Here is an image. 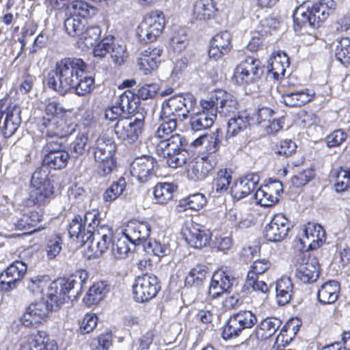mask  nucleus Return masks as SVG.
I'll return each mask as SVG.
<instances>
[{
  "label": "nucleus",
  "instance_id": "f257e3e1",
  "mask_svg": "<svg viewBox=\"0 0 350 350\" xmlns=\"http://www.w3.org/2000/svg\"><path fill=\"white\" fill-rule=\"evenodd\" d=\"M86 64L80 58H64L57 62L55 70L48 74L49 88L61 95L71 92L78 78L84 75Z\"/></svg>",
  "mask_w": 350,
  "mask_h": 350
},
{
  "label": "nucleus",
  "instance_id": "f03ea898",
  "mask_svg": "<svg viewBox=\"0 0 350 350\" xmlns=\"http://www.w3.org/2000/svg\"><path fill=\"white\" fill-rule=\"evenodd\" d=\"M336 8L334 0H321L312 5H301L294 14V21L299 26L309 25L317 28Z\"/></svg>",
  "mask_w": 350,
  "mask_h": 350
},
{
  "label": "nucleus",
  "instance_id": "7ed1b4c3",
  "mask_svg": "<svg viewBox=\"0 0 350 350\" xmlns=\"http://www.w3.org/2000/svg\"><path fill=\"white\" fill-rule=\"evenodd\" d=\"M187 142L179 134L171 135L169 138L161 139L157 145L158 154L167 159V165L176 168L186 163L188 152L186 150Z\"/></svg>",
  "mask_w": 350,
  "mask_h": 350
},
{
  "label": "nucleus",
  "instance_id": "20e7f679",
  "mask_svg": "<svg viewBox=\"0 0 350 350\" xmlns=\"http://www.w3.org/2000/svg\"><path fill=\"white\" fill-rule=\"evenodd\" d=\"M49 171L43 167L37 168L31 179V190L26 201L27 206H44L52 199L54 189L49 178Z\"/></svg>",
  "mask_w": 350,
  "mask_h": 350
},
{
  "label": "nucleus",
  "instance_id": "39448f33",
  "mask_svg": "<svg viewBox=\"0 0 350 350\" xmlns=\"http://www.w3.org/2000/svg\"><path fill=\"white\" fill-rule=\"evenodd\" d=\"M196 105V100L193 95L176 94L163 103L161 111L177 122H183L193 111Z\"/></svg>",
  "mask_w": 350,
  "mask_h": 350
},
{
  "label": "nucleus",
  "instance_id": "423d86ee",
  "mask_svg": "<svg viewBox=\"0 0 350 350\" xmlns=\"http://www.w3.org/2000/svg\"><path fill=\"white\" fill-rule=\"evenodd\" d=\"M257 323V317L250 310H241L232 314L222 332L225 340L239 336L243 330L252 328Z\"/></svg>",
  "mask_w": 350,
  "mask_h": 350
},
{
  "label": "nucleus",
  "instance_id": "0eeeda50",
  "mask_svg": "<svg viewBox=\"0 0 350 350\" xmlns=\"http://www.w3.org/2000/svg\"><path fill=\"white\" fill-rule=\"evenodd\" d=\"M164 26L165 18L163 12L152 11L139 25L137 35L142 42H153L161 33Z\"/></svg>",
  "mask_w": 350,
  "mask_h": 350
},
{
  "label": "nucleus",
  "instance_id": "6e6552de",
  "mask_svg": "<svg viewBox=\"0 0 350 350\" xmlns=\"http://www.w3.org/2000/svg\"><path fill=\"white\" fill-rule=\"evenodd\" d=\"M161 289L157 277L153 274H143L138 276L133 284L134 299L144 303L154 298Z\"/></svg>",
  "mask_w": 350,
  "mask_h": 350
},
{
  "label": "nucleus",
  "instance_id": "1a4fd4ad",
  "mask_svg": "<svg viewBox=\"0 0 350 350\" xmlns=\"http://www.w3.org/2000/svg\"><path fill=\"white\" fill-rule=\"evenodd\" d=\"M144 128L142 119L124 117L118 119L114 126L118 138L129 144L135 142L141 135Z\"/></svg>",
  "mask_w": 350,
  "mask_h": 350
},
{
  "label": "nucleus",
  "instance_id": "9d476101",
  "mask_svg": "<svg viewBox=\"0 0 350 350\" xmlns=\"http://www.w3.org/2000/svg\"><path fill=\"white\" fill-rule=\"evenodd\" d=\"M262 72L260 62L253 57H247L235 68L234 78L239 84H250L259 79Z\"/></svg>",
  "mask_w": 350,
  "mask_h": 350
},
{
  "label": "nucleus",
  "instance_id": "9b49d317",
  "mask_svg": "<svg viewBox=\"0 0 350 350\" xmlns=\"http://www.w3.org/2000/svg\"><path fill=\"white\" fill-rule=\"evenodd\" d=\"M320 265L317 257L300 254L295 264V276L302 282L312 283L319 276Z\"/></svg>",
  "mask_w": 350,
  "mask_h": 350
},
{
  "label": "nucleus",
  "instance_id": "f8f14e48",
  "mask_svg": "<svg viewBox=\"0 0 350 350\" xmlns=\"http://www.w3.org/2000/svg\"><path fill=\"white\" fill-rule=\"evenodd\" d=\"M157 160L149 155L137 157L130 165L131 175L141 183H146L156 176Z\"/></svg>",
  "mask_w": 350,
  "mask_h": 350
},
{
  "label": "nucleus",
  "instance_id": "ddd939ff",
  "mask_svg": "<svg viewBox=\"0 0 350 350\" xmlns=\"http://www.w3.org/2000/svg\"><path fill=\"white\" fill-rule=\"evenodd\" d=\"M92 233V238L87 243L88 247L91 252L90 256L97 258L107 251L111 245L113 232L111 228L108 226L102 225Z\"/></svg>",
  "mask_w": 350,
  "mask_h": 350
},
{
  "label": "nucleus",
  "instance_id": "4468645a",
  "mask_svg": "<svg viewBox=\"0 0 350 350\" xmlns=\"http://www.w3.org/2000/svg\"><path fill=\"white\" fill-rule=\"evenodd\" d=\"M292 225L288 218L282 214H276L267 224L263 231L265 238L271 242H279L288 235Z\"/></svg>",
  "mask_w": 350,
  "mask_h": 350
},
{
  "label": "nucleus",
  "instance_id": "2eb2a0df",
  "mask_svg": "<svg viewBox=\"0 0 350 350\" xmlns=\"http://www.w3.org/2000/svg\"><path fill=\"white\" fill-rule=\"evenodd\" d=\"M27 265L22 261H15L0 274V289L10 291L16 288L27 271Z\"/></svg>",
  "mask_w": 350,
  "mask_h": 350
},
{
  "label": "nucleus",
  "instance_id": "dca6fc26",
  "mask_svg": "<svg viewBox=\"0 0 350 350\" xmlns=\"http://www.w3.org/2000/svg\"><path fill=\"white\" fill-rule=\"evenodd\" d=\"M18 350H57V345L46 332L38 330L25 337Z\"/></svg>",
  "mask_w": 350,
  "mask_h": 350
},
{
  "label": "nucleus",
  "instance_id": "f3484780",
  "mask_svg": "<svg viewBox=\"0 0 350 350\" xmlns=\"http://www.w3.org/2000/svg\"><path fill=\"white\" fill-rule=\"evenodd\" d=\"M236 282V278L230 273L218 270L213 275L208 294L213 299L218 298L224 293L228 292Z\"/></svg>",
  "mask_w": 350,
  "mask_h": 350
},
{
  "label": "nucleus",
  "instance_id": "a211bd4d",
  "mask_svg": "<svg viewBox=\"0 0 350 350\" xmlns=\"http://www.w3.org/2000/svg\"><path fill=\"white\" fill-rule=\"evenodd\" d=\"M151 227L146 221H131L123 232L124 237L135 245H144L150 234Z\"/></svg>",
  "mask_w": 350,
  "mask_h": 350
},
{
  "label": "nucleus",
  "instance_id": "6ab92c4d",
  "mask_svg": "<svg viewBox=\"0 0 350 350\" xmlns=\"http://www.w3.org/2000/svg\"><path fill=\"white\" fill-rule=\"evenodd\" d=\"M51 309V306L48 301L43 299L29 306L26 312L21 317L22 323L29 327L40 323L42 320L46 319L47 314Z\"/></svg>",
  "mask_w": 350,
  "mask_h": 350
},
{
  "label": "nucleus",
  "instance_id": "aec40b11",
  "mask_svg": "<svg viewBox=\"0 0 350 350\" xmlns=\"http://www.w3.org/2000/svg\"><path fill=\"white\" fill-rule=\"evenodd\" d=\"M259 180V176L255 173H250L240 178L231 187V196L237 200L244 198L256 189Z\"/></svg>",
  "mask_w": 350,
  "mask_h": 350
},
{
  "label": "nucleus",
  "instance_id": "412c9836",
  "mask_svg": "<svg viewBox=\"0 0 350 350\" xmlns=\"http://www.w3.org/2000/svg\"><path fill=\"white\" fill-rule=\"evenodd\" d=\"M163 49L161 46L148 47L144 50L137 58V64L139 69L145 75L151 73L156 70L161 63Z\"/></svg>",
  "mask_w": 350,
  "mask_h": 350
},
{
  "label": "nucleus",
  "instance_id": "4be33fe9",
  "mask_svg": "<svg viewBox=\"0 0 350 350\" xmlns=\"http://www.w3.org/2000/svg\"><path fill=\"white\" fill-rule=\"evenodd\" d=\"M231 36L228 31H221L210 42L208 56L217 61L228 54L232 49Z\"/></svg>",
  "mask_w": 350,
  "mask_h": 350
},
{
  "label": "nucleus",
  "instance_id": "5701e85b",
  "mask_svg": "<svg viewBox=\"0 0 350 350\" xmlns=\"http://www.w3.org/2000/svg\"><path fill=\"white\" fill-rule=\"evenodd\" d=\"M21 108L16 105L10 106L4 113H1L3 122L0 128L5 138L12 137L18 129L21 123Z\"/></svg>",
  "mask_w": 350,
  "mask_h": 350
},
{
  "label": "nucleus",
  "instance_id": "b1692460",
  "mask_svg": "<svg viewBox=\"0 0 350 350\" xmlns=\"http://www.w3.org/2000/svg\"><path fill=\"white\" fill-rule=\"evenodd\" d=\"M325 240V232L321 226L308 223L304 229V234L301 239L304 244H307L310 250L320 247Z\"/></svg>",
  "mask_w": 350,
  "mask_h": 350
},
{
  "label": "nucleus",
  "instance_id": "393cba45",
  "mask_svg": "<svg viewBox=\"0 0 350 350\" xmlns=\"http://www.w3.org/2000/svg\"><path fill=\"white\" fill-rule=\"evenodd\" d=\"M43 219L42 213L24 208L16 216L14 225L19 230H29L36 227Z\"/></svg>",
  "mask_w": 350,
  "mask_h": 350
},
{
  "label": "nucleus",
  "instance_id": "a878e982",
  "mask_svg": "<svg viewBox=\"0 0 350 350\" xmlns=\"http://www.w3.org/2000/svg\"><path fill=\"white\" fill-rule=\"evenodd\" d=\"M216 104L218 113L223 116H227L237 109V98L230 93L219 90L216 91Z\"/></svg>",
  "mask_w": 350,
  "mask_h": 350
},
{
  "label": "nucleus",
  "instance_id": "bb28decb",
  "mask_svg": "<svg viewBox=\"0 0 350 350\" xmlns=\"http://www.w3.org/2000/svg\"><path fill=\"white\" fill-rule=\"evenodd\" d=\"M282 325V321L276 317H267L262 319L255 328L258 339L265 340L273 336Z\"/></svg>",
  "mask_w": 350,
  "mask_h": 350
},
{
  "label": "nucleus",
  "instance_id": "cd10ccee",
  "mask_svg": "<svg viewBox=\"0 0 350 350\" xmlns=\"http://www.w3.org/2000/svg\"><path fill=\"white\" fill-rule=\"evenodd\" d=\"M185 236L188 244L194 248L204 247L211 240V233L208 230L196 226L189 228L187 232H185Z\"/></svg>",
  "mask_w": 350,
  "mask_h": 350
},
{
  "label": "nucleus",
  "instance_id": "c85d7f7f",
  "mask_svg": "<svg viewBox=\"0 0 350 350\" xmlns=\"http://www.w3.org/2000/svg\"><path fill=\"white\" fill-rule=\"evenodd\" d=\"M340 284L335 280L324 283L318 291L319 301L323 304H331L338 298Z\"/></svg>",
  "mask_w": 350,
  "mask_h": 350
},
{
  "label": "nucleus",
  "instance_id": "c756f323",
  "mask_svg": "<svg viewBox=\"0 0 350 350\" xmlns=\"http://www.w3.org/2000/svg\"><path fill=\"white\" fill-rule=\"evenodd\" d=\"M215 119L212 113H206L204 111H192L189 116V126L193 131L198 132L210 129L214 124Z\"/></svg>",
  "mask_w": 350,
  "mask_h": 350
},
{
  "label": "nucleus",
  "instance_id": "7c9ffc66",
  "mask_svg": "<svg viewBox=\"0 0 350 350\" xmlns=\"http://www.w3.org/2000/svg\"><path fill=\"white\" fill-rule=\"evenodd\" d=\"M250 114L247 111L239 112L228 120L226 136L234 137L246 129L250 124Z\"/></svg>",
  "mask_w": 350,
  "mask_h": 350
},
{
  "label": "nucleus",
  "instance_id": "2f4dec72",
  "mask_svg": "<svg viewBox=\"0 0 350 350\" xmlns=\"http://www.w3.org/2000/svg\"><path fill=\"white\" fill-rule=\"evenodd\" d=\"M289 66V58L285 53H278L269 60V71L275 79H280L284 76L285 71Z\"/></svg>",
  "mask_w": 350,
  "mask_h": 350
},
{
  "label": "nucleus",
  "instance_id": "473e14b6",
  "mask_svg": "<svg viewBox=\"0 0 350 350\" xmlns=\"http://www.w3.org/2000/svg\"><path fill=\"white\" fill-rule=\"evenodd\" d=\"M84 226L83 217L81 215L75 216L68 225L70 237L71 238L75 237L77 241L81 243V245L88 243L92 236V231H89L88 228H86V234L83 233V235H81V231Z\"/></svg>",
  "mask_w": 350,
  "mask_h": 350
},
{
  "label": "nucleus",
  "instance_id": "72a5a7b5",
  "mask_svg": "<svg viewBox=\"0 0 350 350\" xmlns=\"http://www.w3.org/2000/svg\"><path fill=\"white\" fill-rule=\"evenodd\" d=\"M213 0H196L193 6L192 14L200 21L209 20L216 11Z\"/></svg>",
  "mask_w": 350,
  "mask_h": 350
},
{
  "label": "nucleus",
  "instance_id": "f704fd0d",
  "mask_svg": "<svg viewBox=\"0 0 350 350\" xmlns=\"http://www.w3.org/2000/svg\"><path fill=\"white\" fill-rule=\"evenodd\" d=\"M81 278V275L79 278L72 275L68 278L57 280V284L60 285V291L64 293L66 299L77 297L79 291L81 288L82 280Z\"/></svg>",
  "mask_w": 350,
  "mask_h": 350
},
{
  "label": "nucleus",
  "instance_id": "c9c22d12",
  "mask_svg": "<svg viewBox=\"0 0 350 350\" xmlns=\"http://www.w3.org/2000/svg\"><path fill=\"white\" fill-rule=\"evenodd\" d=\"M276 297L279 305L288 304L292 297L293 285L289 278L284 277L277 281L275 284Z\"/></svg>",
  "mask_w": 350,
  "mask_h": 350
},
{
  "label": "nucleus",
  "instance_id": "e433bc0d",
  "mask_svg": "<svg viewBox=\"0 0 350 350\" xmlns=\"http://www.w3.org/2000/svg\"><path fill=\"white\" fill-rule=\"evenodd\" d=\"M70 159V154L67 151H59L57 152L45 154L42 163L44 166L53 170H62L64 168Z\"/></svg>",
  "mask_w": 350,
  "mask_h": 350
},
{
  "label": "nucleus",
  "instance_id": "4c0bfd02",
  "mask_svg": "<svg viewBox=\"0 0 350 350\" xmlns=\"http://www.w3.org/2000/svg\"><path fill=\"white\" fill-rule=\"evenodd\" d=\"M107 293L108 289L105 282H96L89 288L83 301L88 306L97 304L103 299Z\"/></svg>",
  "mask_w": 350,
  "mask_h": 350
},
{
  "label": "nucleus",
  "instance_id": "58836bf2",
  "mask_svg": "<svg viewBox=\"0 0 350 350\" xmlns=\"http://www.w3.org/2000/svg\"><path fill=\"white\" fill-rule=\"evenodd\" d=\"M69 12L82 20L90 18L96 14V8L83 0H75L70 4Z\"/></svg>",
  "mask_w": 350,
  "mask_h": 350
},
{
  "label": "nucleus",
  "instance_id": "ea45409f",
  "mask_svg": "<svg viewBox=\"0 0 350 350\" xmlns=\"http://www.w3.org/2000/svg\"><path fill=\"white\" fill-rule=\"evenodd\" d=\"M175 187L170 183H159L153 188L154 198L159 204H166L173 198Z\"/></svg>",
  "mask_w": 350,
  "mask_h": 350
},
{
  "label": "nucleus",
  "instance_id": "a19ab883",
  "mask_svg": "<svg viewBox=\"0 0 350 350\" xmlns=\"http://www.w3.org/2000/svg\"><path fill=\"white\" fill-rule=\"evenodd\" d=\"M208 273L207 267L204 265H197L189 271L185 278V284L189 286H200L204 282Z\"/></svg>",
  "mask_w": 350,
  "mask_h": 350
},
{
  "label": "nucleus",
  "instance_id": "79ce46f5",
  "mask_svg": "<svg viewBox=\"0 0 350 350\" xmlns=\"http://www.w3.org/2000/svg\"><path fill=\"white\" fill-rule=\"evenodd\" d=\"M282 102L288 107H301L312 99V95L305 91L284 93L282 95Z\"/></svg>",
  "mask_w": 350,
  "mask_h": 350
},
{
  "label": "nucleus",
  "instance_id": "37998d69",
  "mask_svg": "<svg viewBox=\"0 0 350 350\" xmlns=\"http://www.w3.org/2000/svg\"><path fill=\"white\" fill-rule=\"evenodd\" d=\"M159 119L161 123L155 132V137L159 139H165L176 129L177 121L175 119L164 114L161 111Z\"/></svg>",
  "mask_w": 350,
  "mask_h": 350
},
{
  "label": "nucleus",
  "instance_id": "c03bdc74",
  "mask_svg": "<svg viewBox=\"0 0 350 350\" xmlns=\"http://www.w3.org/2000/svg\"><path fill=\"white\" fill-rule=\"evenodd\" d=\"M115 103L124 113H131L135 110L139 101L135 94L133 91L127 90L116 98Z\"/></svg>",
  "mask_w": 350,
  "mask_h": 350
},
{
  "label": "nucleus",
  "instance_id": "a18cd8bd",
  "mask_svg": "<svg viewBox=\"0 0 350 350\" xmlns=\"http://www.w3.org/2000/svg\"><path fill=\"white\" fill-rule=\"evenodd\" d=\"M60 285L57 284V280L51 283L49 286V291L47 293L48 301L51 306V310H55V308H59L66 301V295L62 291H60Z\"/></svg>",
  "mask_w": 350,
  "mask_h": 350
},
{
  "label": "nucleus",
  "instance_id": "49530a36",
  "mask_svg": "<svg viewBox=\"0 0 350 350\" xmlns=\"http://www.w3.org/2000/svg\"><path fill=\"white\" fill-rule=\"evenodd\" d=\"M126 187V182L123 177L120 178L117 181L113 182L111 186L106 189L103 193V200L105 202H111L120 196Z\"/></svg>",
  "mask_w": 350,
  "mask_h": 350
},
{
  "label": "nucleus",
  "instance_id": "de8ad7c7",
  "mask_svg": "<svg viewBox=\"0 0 350 350\" xmlns=\"http://www.w3.org/2000/svg\"><path fill=\"white\" fill-rule=\"evenodd\" d=\"M116 144L110 139L98 137L94 146V159H100L101 154H115Z\"/></svg>",
  "mask_w": 350,
  "mask_h": 350
},
{
  "label": "nucleus",
  "instance_id": "09e8293b",
  "mask_svg": "<svg viewBox=\"0 0 350 350\" xmlns=\"http://www.w3.org/2000/svg\"><path fill=\"white\" fill-rule=\"evenodd\" d=\"M85 20H82L77 16H70L64 21V28L70 36H80L84 31Z\"/></svg>",
  "mask_w": 350,
  "mask_h": 350
},
{
  "label": "nucleus",
  "instance_id": "8fccbe9b",
  "mask_svg": "<svg viewBox=\"0 0 350 350\" xmlns=\"http://www.w3.org/2000/svg\"><path fill=\"white\" fill-rule=\"evenodd\" d=\"M46 283L47 278L44 275H33L25 278L24 281L26 288L33 295L42 293Z\"/></svg>",
  "mask_w": 350,
  "mask_h": 350
},
{
  "label": "nucleus",
  "instance_id": "3c124183",
  "mask_svg": "<svg viewBox=\"0 0 350 350\" xmlns=\"http://www.w3.org/2000/svg\"><path fill=\"white\" fill-rule=\"evenodd\" d=\"M98 163V172L100 176H105L111 173L116 165L114 154H101L100 159H95Z\"/></svg>",
  "mask_w": 350,
  "mask_h": 350
},
{
  "label": "nucleus",
  "instance_id": "603ef678",
  "mask_svg": "<svg viewBox=\"0 0 350 350\" xmlns=\"http://www.w3.org/2000/svg\"><path fill=\"white\" fill-rule=\"evenodd\" d=\"M231 180V172H228L226 169H221L217 172V177L214 180L213 189L217 193H223L227 191Z\"/></svg>",
  "mask_w": 350,
  "mask_h": 350
},
{
  "label": "nucleus",
  "instance_id": "864d4df0",
  "mask_svg": "<svg viewBox=\"0 0 350 350\" xmlns=\"http://www.w3.org/2000/svg\"><path fill=\"white\" fill-rule=\"evenodd\" d=\"M256 203L262 206H269L275 204L278 197L270 193V187L267 185L259 188L254 194Z\"/></svg>",
  "mask_w": 350,
  "mask_h": 350
},
{
  "label": "nucleus",
  "instance_id": "5fc2aeb1",
  "mask_svg": "<svg viewBox=\"0 0 350 350\" xmlns=\"http://www.w3.org/2000/svg\"><path fill=\"white\" fill-rule=\"evenodd\" d=\"M110 42V51L109 53L116 65L120 66L126 61L128 54L126 46L124 44L115 43L113 38Z\"/></svg>",
  "mask_w": 350,
  "mask_h": 350
},
{
  "label": "nucleus",
  "instance_id": "6e6d98bb",
  "mask_svg": "<svg viewBox=\"0 0 350 350\" xmlns=\"http://www.w3.org/2000/svg\"><path fill=\"white\" fill-rule=\"evenodd\" d=\"M335 55L341 64L349 63L350 60V39L349 38L340 39L336 45Z\"/></svg>",
  "mask_w": 350,
  "mask_h": 350
},
{
  "label": "nucleus",
  "instance_id": "4d7b16f0",
  "mask_svg": "<svg viewBox=\"0 0 350 350\" xmlns=\"http://www.w3.org/2000/svg\"><path fill=\"white\" fill-rule=\"evenodd\" d=\"M336 183L334 184L335 190L337 192L345 191L350 185V169H344L340 167L334 172Z\"/></svg>",
  "mask_w": 350,
  "mask_h": 350
},
{
  "label": "nucleus",
  "instance_id": "13d9d810",
  "mask_svg": "<svg viewBox=\"0 0 350 350\" xmlns=\"http://www.w3.org/2000/svg\"><path fill=\"white\" fill-rule=\"evenodd\" d=\"M146 253L153 254L158 257H163L169 254L170 250L167 245L161 244L156 240H148L144 245Z\"/></svg>",
  "mask_w": 350,
  "mask_h": 350
},
{
  "label": "nucleus",
  "instance_id": "bf43d9fd",
  "mask_svg": "<svg viewBox=\"0 0 350 350\" xmlns=\"http://www.w3.org/2000/svg\"><path fill=\"white\" fill-rule=\"evenodd\" d=\"M78 82L76 83L71 91L75 92L79 96H84L90 93L93 89L94 79L90 76L82 75L78 78Z\"/></svg>",
  "mask_w": 350,
  "mask_h": 350
},
{
  "label": "nucleus",
  "instance_id": "052dcab7",
  "mask_svg": "<svg viewBox=\"0 0 350 350\" xmlns=\"http://www.w3.org/2000/svg\"><path fill=\"white\" fill-rule=\"evenodd\" d=\"M314 177V171L306 168L296 172L291 178V183L295 187H301L306 185Z\"/></svg>",
  "mask_w": 350,
  "mask_h": 350
},
{
  "label": "nucleus",
  "instance_id": "680f3d73",
  "mask_svg": "<svg viewBox=\"0 0 350 350\" xmlns=\"http://www.w3.org/2000/svg\"><path fill=\"white\" fill-rule=\"evenodd\" d=\"M55 137L64 138L71 135L76 129L77 124L59 116Z\"/></svg>",
  "mask_w": 350,
  "mask_h": 350
},
{
  "label": "nucleus",
  "instance_id": "e2e57ef3",
  "mask_svg": "<svg viewBox=\"0 0 350 350\" xmlns=\"http://www.w3.org/2000/svg\"><path fill=\"white\" fill-rule=\"evenodd\" d=\"M62 239L60 237L54 236L50 238L45 246L47 258L49 259L55 258L62 251Z\"/></svg>",
  "mask_w": 350,
  "mask_h": 350
},
{
  "label": "nucleus",
  "instance_id": "0e129e2a",
  "mask_svg": "<svg viewBox=\"0 0 350 350\" xmlns=\"http://www.w3.org/2000/svg\"><path fill=\"white\" fill-rule=\"evenodd\" d=\"M203 165H201L198 159L191 161L187 167V177L193 181L203 180L206 178L204 172Z\"/></svg>",
  "mask_w": 350,
  "mask_h": 350
},
{
  "label": "nucleus",
  "instance_id": "69168bd1",
  "mask_svg": "<svg viewBox=\"0 0 350 350\" xmlns=\"http://www.w3.org/2000/svg\"><path fill=\"white\" fill-rule=\"evenodd\" d=\"M83 222L89 231H94L103 225L100 224V213L97 209L87 211L83 217Z\"/></svg>",
  "mask_w": 350,
  "mask_h": 350
},
{
  "label": "nucleus",
  "instance_id": "338daca9",
  "mask_svg": "<svg viewBox=\"0 0 350 350\" xmlns=\"http://www.w3.org/2000/svg\"><path fill=\"white\" fill-rule=\"evenodd\" d=\"M88 136L86 133H79L70 145L73 157H78L82 155L88 144Z\"/></svg>",
  "mask_w": 350,
  "mask_h": 350
},
{
  "label": "nucleus",
  "instance_id": "774afa93",
  "mask_svg": "<svg viewBox=\"0 0 350 350\" xmlns=\"http://www.w3.org/2000/svg\"><path fill=\"white\" fill-rule=\"evenodd\" d=\"M100 33L101 31L98 26H93L87 28L85 31H83V33L80 36L87 46H93L98 41Z\"/></svg>",
  "mask_w": 350,
  "mask_h": 350
}]
</instances>
